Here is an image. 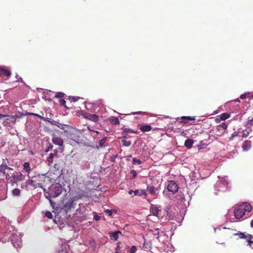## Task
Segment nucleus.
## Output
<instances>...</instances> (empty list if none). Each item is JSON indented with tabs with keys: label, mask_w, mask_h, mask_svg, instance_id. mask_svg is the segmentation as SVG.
Masks as SVG:
<instances>
[{
	"label": "nucleus",
	"mask_w": 253,
	"mask_h": 253,
	"mask_svg": "<svg viewBox=\"0 0 253 253\" xmlns=\"http://www.w3.org/2000/svg\"><path fill=\"white\" fill-rule=\"evenodd\" d=\"M252 210V207L247 203L236 205L234 211L235 217L239 220L247 218Z\"/></svg>",
	"instance_id": "1"
},
{
	"label": "nucleus",
	"mask_w": 253,
	"mask_h": 253,
	"mask_svg": "<svg viewBox=\"0 0 253 253\" xmlns=\"http://www.w3.org/2000/svg\"><path fill=\"white\" fill-rule=\"evenodd\" d=\"M233 230L230 228H223L222 229H219L216 233V238L219 244H223L222 240H225L234 236L235 233H233Z\"/></svg>",
	"instance_id": "2"
},
{
	"label": "nucleus",
	"mask_w": 253,
	"mask_h": 253,
	"mask_svg": "<svg viewBox=\"0 0 253 253\" xmlns=\"http://www.w3.org/2000/svg\"><path fill=\"white\" fill-rule=\"evenodd\" d=\"M79 199V196H76L71 198L67 203L65 204L63 207V210L68 212L70 211L74 210L76 207L77 203Z\"/></svg>",
	"instance_id": "3"
},
{
	"label": "nucleus",
	"mask_w": 253,
	"mask_h": 253,
	"mask_svg": "<svg viewBox=\"0 0 253 253\" xmlns=\"http://www.w3.org/2000/svg\"><path fill=\"white\" fill-rule=\"evenodd\" d=\"M228 125L225 123H222L221 124L217 126L213 130L214 131L215 135L217 136H221L225 132Z\"/></svg>",
	"instance_id": "4"
},
{
	"label": "nucleus",
	"mask_w": 253,
	"mask_h": 253,
	"mask_svg": "<svg viewBox=\"0 0 253 253\" xmlns=\"http://www.w3.org/2000/svg\"><path fill=\"white\" fill-rule=\"evenodd\" d=\"M11 178V183L12 184H17L18 181L24 180L25 179V175L20 172L15 171L12 174Z\"/></svg>",
	"instance_id": "5"
},
{
	"label": "nucleus",
	"mask_w": 253,
	"mask_h": 253,
	"mask_svg": "<svg viewBox=\"0 0 253 253\" xmlns=\"http://www.w3.org/2000/svg\"><path fill=\"white\" fill-rule=\"evenodd\" d=\"M62 190V187L60 185L51 187L50 189L49 197L55 198L58 196L61 193Z\"/></svg>",
	"instance_id": "6"
},
{
	"label": "nucleus",
	"mask_w": 253,
	"mask_h": 253,
	"mask_svg": "<svg viewBox=\"0 0 253 253\" xmlns=\"http://www.w3.org/2000/svg\"><path fill=\"white\" fill-rule=\"evenodd\" d=\"M11 75V72L9 67L0 66V77L9 78Z\"/></svg>",
	"instance_id": "7"
},
{
	"label": "nucleus",
	"mask_w": 253,
	"mask_h": 253,
	"mask_svg": "<svg viewBox=\"0 0 253 253\" xmlns=\"http://www.w3.org/2000/svg\"><path fill=\"white\" fill-rule=\"evenodd\" d=\"M69 138L77 144L79 143V131L75 129L74 132H66Z\"/></svg>",
	"instance_id": "8"
},
{
	"label": "nucleus",
	"mask_w": 253,
	"mask_h": 253,
	"mask_svg": "<svg viewBox=\"0 0 253 253\" xmlns=\"http://www.w3.org/2000/svg\"><path fill=\"white\" fill-rule=\"evenodd\" d=\"M167 189L169 191L172 192L173 194H175L178 190V186L174 181L170 180L169 181Z\"/></svg>",
	"instance_id": "9"
},
{
	"label": "nucleus",
	"mask_w": 253,
	"mask_h": 253,
	"mask_svg": "<svg viewBox=\"0 0 253 253\" xmlns=\"http://www.w3.org/2000/svg\"><path fill=\"white\" fill-rule=\"evenodd\" d=\"M56 126H57L60 129L64 130L65 133L74 132L75 130V128L69 126L61 124L59 122H58V124H57V125H56Z\"/></svg>",
	"instance_id": "10"
},
{
	"label": "nucleus",
	"mask_w": 253,
	"mask_h": 253,
	"mask_svg": "<svg viewBox=\"0 0 253 253\" xmlns=\"http://www.w3.org/2000/svg\"><path fill=\"white\" fill-rule=\"evenodd\" d=\"M56 126H57L60 129L64 130L65 133L74 132L75 130V128L69 126L61 124L59 122H58V124H57V125H56Z\"/></svg>",
	"instance_id": "11"
},
{
	"label": "nucleus",
	"mask_w": 253,
	"mask_h": 253,
	"mask_svg": "<svg viewBox=\"0 0 253 253\" xmlns=\"http://www.w3.org/2000/svg\"><path fill=\"white\" fill-rule=\"evenodd\" d=\"M81 114L84 118L96 122L98 120V116L95 114H91L83 113L82 111H80Z\"/></svg>",
	"instance_id": "12"
},
{
	"label": "nucleus",
	"mask_w": 253,
	"mask_h": 253,
	"mask_svg": "<svg viewBox=\"0 0 253 253\" xmlns=\"http://www.w3.org/2000/svg\"><path fill=\"white\" fill-rule=\"evenodd\" d=\"M160 189V186H158L157 187H155L153 185H149L147 186V190L148 192L152 195H156L157 194V191Z\"/></svg>",
	"instance_id": "13"
},
{
	"label": "nucleus",
	"mask_w": 253,
	"mask_h": 253,
	"mask_svg": "<svg viewBox=\"0 0 253 253\" xmlns=\"http://www.w3.org/2000/svg\"><path fill=\"white\" fill-rule=\"evenodd\" d=\"M150 211L154 215L158 217L161 212V210L159 209L158 206L156 205H151L150 208Z\"/></svg>",
	"instance_id": "14"
},
{
	"label": "nucleus",
	"mask_w": 253,
	"mask_h": 253,
	"mask_svg": "<svg viewBox=\"0 0 253 253\" xmlns=\"http://www.w3.org/2000/svg\"><path fill=\"white\" fill-rule=\"evenodd\" d=\"M52 142L54 144L58 146H62L63 144V140L61 138L56 136L55 134H53Z\"/></svg>",
	"instance_id": "15"
},
{
	"label": "nucleus",
	"mask_w": 253,
	"mask_h": 253,
	"mask_svg": "<svg viewBox=\"0 0 253 253\" xmlns=\"http://www.w3.org/2000/svg\"><path fill=\"white\" fill-rule=\"evenodd\" d=\"M234 236H238L239 238L240 239H247L249 238V240H251L252 238H253V236L251 234H248L247 235H246L245 232H239L238 233H235L234 234Z\"/></svg>",
	"instance_id": "16"
},
{
	"label": "nucleus",
	"mask_w": 253,
	"mask_h": 253,
	"mask_svg": "<svg viewBox=\"0 0 253 253\" xmlns=\"http://www.w3.org/2000/svg\"><path fill=\"white\" fill-rule=\"evenodd\" d=\"M219 118H216L215 119V122L216 123H218L220 121H224L230 117V114L229 113H223L220 115L219 116Z\"/></svg>",
	"instance_id": "17"
},
{
	"label": "nucleus",
	"mask_w": 253,
	"mask_h": 253,
	"mask_svg": "<svg viewBox=\"0 0 253 253\" xmlns=\"http://www.w3.org/2000/svg\"><path fill=\"white\" fill-rule=\"evenodd\" d=\"M26 183L33 187L36 188L38 187H42V184L39 183H36L32 179H29L26 181Z\"/></svg>",
	"instance_id": "18"
},
{
	"label": "nucleus",
	"mask_w": 253,
	"mask_h": 253,
	"mask_svg": "<svg viewBox=\"0 0 253 253\" xmlns=\"http://www.w3.org/2000/svg\"><path fill=\"white\" fill-rule=\"evenodd\" d=\"M182 121H180L179 123L183 124H186L189 121H194L195 120V117L191 116H183L181 117Z\"/></svg>",
	"instance_id": "19"
},
{
	"label": "nucleus",
	"mask_w": 253,
	"mask_h": 253,
	"mask_svg": "<svg viewBox=\"0 0 253 253\" xmlns=\"http://www.w3.org/2000/svg\"><path fill=\"white\" fill-rule=\"evenodd\" d=\"M252 146V142L249 140H246L242 145V148L243 150L248 151L249 150Z\"/></svg>",
	"instance_id": "20"
},
{
	"label": "nucleus",
	"mask_w": 253,
	"mask_h": 253,
	"mask_svg": "<svg viewBox=\"0 0 253 253\" xmlns=\"http://www.w3.org/2000/svg\"><path fill=\"white\" fill-rule=\"evenodd\" d=\"M121 234L120 231H116L113 232L109 233V236L111 238L117 241L119 238V234Z\"/></svg>",
	"instance_id": "21"
},
{
	"label": "nucleus",
	"mask_w": 253,
	"mask_h": 253,
	"mask_svg": "<svg viewBox=\"0 0 253 253\" xmlns=\"http://www.w3.org/2000/svg\"><path fill=\"white\" fill-rule=\"evenodd\" d=\"M139 129L142 132H147L150 131L152 127L149 125L146 124L140 126Z\"/></svg>",
	"instance_id": "22"
},
{
	"label": "nucleus",
	"mask_w": 253,
	"mask_h": 253,
	"mask_svg": "<svg viewBox=\"0 0 253 253\" xmlns=\"http://www.w3.org/2000/svg\"><path fill=\"white\" fill-rule=\"evenodd\" d=\"M6 116H9V115H3L1 119V122L3 126H9L10 122H11V119H7Z\"/></svg>",
	"instance_id": "23"
},
{
	"label": "nucleus",
	"mask_w": 253,
	"mask_h": 253,
	"mask_svg": "<svg viewBox=\"0 0 253 253\" xmlns=\"http://www.w3.org/2000/svg\"><path fill=\"white\" fill-rule=\"evenodd\" d=\"M110 123L113 125L119 124L120 121L119 119L116 117H111L108 119Z\"/></svg>",
	"instance_id": "24"
},
{
	"label": "nucleus",
	"mask_w": 253,
	"mask_h": 253,
	"mask_svg": "<svg viewBox=\"0 0 253 253\" xmlns=\"http://www.w3.org/2000/svg\"><path fill=\"white\" fill-rule=\"evenodd\" d=\"M193 143L194 142L192 139H187L185 141L184 145L188 149H190L192 147Z\"/></svg>",
	"instance_id": "25"
},
{
	"label": "nucleus",
	"mask_w": 253,
	"mask_h": 253,
	"mask_svg": "<svg viewBox=\"0 0 253 253\" xmlns=\"http://www.w3.org/2000/svg\"><path fill=\"white\" fill-rule=\"evenodd\" d=\"M23 169L28 173H29L32 170V169L30 166V164L28 162H25L23 165Z\"/></svg>",
	"instance_id": "26"
},
{
	"label": "nucleus",
	"mask_w": 253,
	"mask_h": 253,
	"mask_svg": "<svg viewBox=\"0 0 253 253\" xmlns=\"http://www.w3.org/2000/svg\"><path fill=\"white\" fill-rule=\"evenodd\" d=\"M128 132L136 133L137 131H134L133 130L129 129V128H126L122 132V136H123V137L124 138H126L127 135V133Z\"/></svg>",
	"instance_id": "27"
},
{
	"label": "nucleus",
	"mask_w": 253,
	"mask_h": 253,
	"mask_svg": "<svg viewBox=\"0 0 253 253\" xmlns=\"http://www.w3.org/2000/svg\"><path fill=\"white\" fill-rule=\"evenodd\" d=\"M134 194L138 196H142L143 195L146 196L147 195L146 191L143 190H136L134 191Z\"/></svg>",
	"instance_id": "28"
},
{
	"label": "nucleus",
	"mask_w": 253,
	"mask_h": 253,
	"mask_svg": "<svg viewBox=\"0 0 253 253\" xmlns=\"http://www.w3.org/2000/svg\"><path fill=\"white\" fill-rule=\"evenodd\" d=\"M57 156V151H56L54 153H50L49 157L47 158V161L50 163H52L53 162V158L54 156Z\"/></svg>",
	"instance_id": "29"
},
{
	"label": "nucleus",
	"mask_w": 253,
	"mask_h": 253,
	"mask_svg": "<svg viewBox=\"0 0 253 253\" xmlns=\"http://www.w3.org/2000/svg\"><path fill=\"white\" fill-rule=\"evenodd\" d=\"M7 119H11V123H14L16 119L20 117L19 116L15 115H12L9 116H6Z\"/></svg>",
	"instance_id": "30"
},
{
	"label": "nucleus",
	"mask_w": 253,
	"mask_h": 253,
	"mask_svg": "<svg viewBox=\"0 0 253 253\" xmlns=\"http://www.w3.org/2000/svg\"><path fill=\"white\" fill-rule=\"evenodd\" d=\"M12 194L13 196H18L20 194V190L18 188H15L12 190Z\"/></svg>",
	"instance_id": "31"
},
{
	"label": "nucleus",
	"mask_w": 253,
	"mask_h": 253,
	"mask_svg": "<svg viewBox=\"0 0 253 253\" xmlns=\"http://www.w3.org/2000/svg\"><path fill=\"white\" fill-rule=\"evenodd\" d=\"M142 163V161L140 159H137L135 158L132 159V164L133 165H140Z\"/></svg>",
	"instance_id": "32"
},
{
	"label": "nucleus",
	"mask_w": 253,
	"mask_h": 253,
	"mask_svg": "<svg viewBox=\"0 0 253 253\" xmlns=\"http://www.w3.org/2000/svg\"><path fill=\"white\" fill-rule=\"evenodd\" d=\"M239 136V132L237 131L234 132L229 137V139L230 140H232L234 139L235 137Z\"/></svg>",
	"instance_id": "33"
},
{
	"label": "nucleus",
	"mask_w": 253,
	"mask_h": 253,
	"mask_svg": "<svg viewBox=\"0 0 253 253\" xmlns=\"http://www.w3.org/2000/svg\"><path fill=\"white\" fill-rule=\"evenodd\" d=\"M249 135V132L247 130H244L242 131V137L243 138L247 137Z\"/></svg>",
	"instance_id": "34"
},
{
	"label": "nucleus",
	"mask_w": 253,
	"mask_h": 253,
	"mask_svg": "<svg viewBox=\"0 0 253 253\" xmlns=\"http://www.w3.org/2000/svg\"><path fill=\"white\" fill-rule=\"evenodd\" d=\"M64 95L65 94L63 93L58 92L56 93L55 97L57 98H62L63 97H64Z\"/></svg>",
	"instance_id": "35"
},
{
	"label": "nucleus",
	"mask_w": 253,
	"mask_h": 253,
	"mask_svg": "<svg viewBox=\"0 0 253 253\" xmlns=\"http://www.w3.org/2000/svg\"><path fill=\"white\" fill-rule=\"evenodd\" d=\"M122 142L123 143V145L125 146H129L131 144L130 141H127L125 139L122 140Z\"/></svg>",
	"instance_id": "36"
},
{
	"label": "nucleus",
	"mask_w": 253,
	"mask_h": 253,
	"mask_svg": "<svg viewBox=\"0 0 253 253\" xmlns=\"http://www.w3.org/2000/svg\"><path fill=\"white\" fill-rule=\"evenodd\" d=\"M45 216L49 219H52L53 218V215L52 213L49 211H47L45 212Z\"/></svg>",
	"instance_id": "37"
},
{
	"label": "nucleus",
	"mask_w": 253,
	"mask_h": 253,
	"mask_svg": "<svg viewBox=\"0 0 253 253\" xmlns=\"http://www.w3.org/2000/svg\"><path fill=\"white\" fill-rule=\"evenodd\" d=\"M247 126H253V118L251 119L249 118L248 122H247Z\"/></svg>",
	"instance_id": "38"
},
{
	"label": "nucleus",
	"mask_w": 253,
	"mask_h": 253,
	"mask_svg": "<svg viewBox=\"0 0 253 253\" xmlns=\"http://www.w3.org/2000/svg\"><path fill=\"white\" fill-rule=\"evenodd\" d=\"M48 122L52 125H54V126H56L57 125V124H58V122L54 120H52V119H49L48 120Z\"/></svg>",
	"instance_id": "39"
},
{
	"label": "nucleus",
	"mask_w": 253,
	"mask_h": 253,
	"mask_svg": "<svg viewBox=\"0 0 253 253\" xmlns=\"http://www.w3.org/2000/svg\"><path fill=\"white\" fill-rule=\"evenodd\" d=\"M106 138H103V139H102L101 140H100L99 141V145L101 147L103 146L105 142H106Z\"/></svg>",
	"instance_id": "40"
},
{
	"label": "nucleus",
	"mask_w": 253,
	"mask_h": 253,
	"mask_svg": "<svg viewBox=\"0 0 253 253\" xmlns=\"http://www.w3.org/2000/svg\"><path fill=\"white\" fill-rule=\"evenodd\" d=\"M59 103L61 106H64L65 107H66L65 106L66 104V101L64 99H61L59 100Z\"/></svg>",
	"instance_id": "41"
},
{
	"label": "nucleus",
	"mask_w": 253,
	"mask_h": 253,
	"mask_svg": "<svg viewBox=\"0 0 253 253\" xmlns=\"http://www.w3.org/2000/svg\"><path fill=\"white\" fill-rule=\"evenodd\" d=\"M69 99L71 100V101L76 102L78 100V97H71L69 96Z\"/></svg>",
	"instance_id": "42"
},
{
	"label": "nucleus",
	"mask_w": 253,
	"mask_h": 253,
	"mask_svg": "<svg viewBox=\"0 0 253 253\" xmlns=\"http://www.w3.org/2000/svg\"><path fill=\"white\" fill-rule=\"evenodd\" d=\"M136 250V248L135 247V246H132L131 249H130V253H134L135 252Z\"/></svg>",
	"instance_id": "43"
},
{
	"label": "nucleus",
	"mask_w": 253,
	"mask_h": 253,
	"mask_svg": "<svg viewBox=\"0 0 253 253\" xmlns=\"http://www.w3.org/2000/svg\"><path fill=\"white\" fill-rule=\"evenodd\" d=\"M93 219L95 220V221H98L100 220V217L99 215H97V214H95L94 215V217H93Z\"/></svg>",
	"instance_id": "44"
},
{
	"label": "nucleus",
	"mask_w": 253,
	"mask_h": 253,
	"mask_svg": "<svg viewBox=\"0 0 253 253\" xmlns=\"http://www.w3.org/2000/svg\"><path fill=\"white\" fill-rule=\"evenodd\" d=\"M105 212L108 214L109 216L112 215L113 211L112 210H107L105 211Z\"/></svg>",
	"instance_id": "45"
},
{
	"label": "nucleus",
	"mask_w": 253,
	"mask_h": 253,
	"mask_svg": "<svg viewBox=\"0 0 253 253\" xmlns=\"http://www.w3.org/2000/svg\"><path fill=\"white\" fill-rule=\"evenodd\" d=\"M130 173L132 174L133 177H135L137 175L136 172L135 170H131L130 171Z\"/></svg>",
	"instance_id": "46"
},
{
	"label": "nucleus",
	"mask_w": 253,
	"mask_h": 253,
	"mask_svg": "<svg viewBox=\"0 0 253 253\" xmlns=\"http://www.w3.org/2000/svg\"><path fill=\"white\" fill-rule=\"evenodd\" d=\"M220 182L223 185H227L228 184V182L225 179H221Z\"/></svg>",
	"instance_id": "47"
},
{
	"label": "nucleus",
	"mask_w": 253,
	"mask_h": 253,
	"mask_svg": "<svg viewBox=\"0 0 253 253\" xmlns=\"http://www.w3.org/2000/svg\"><path fill=\"white\" fill-rule=\"evenodd\" d=\"M0 172L5 173V169H3L1 165H0Z\"/></svg>",
	"instance_id": "48"
},
{
	"label": "nucleus",
	"mask_w": 253,
	"mask_h": 253,
	"mask_svg": "<svg viewBox=\"0 0 253 253\" xmlns=\"http://www.w3.org/2000/svg\"><path fill=\"white\" fill-rule=\"evenodd\" d=\"M247 242L248 243V245L250 246H251L252 245H253V241L251 240H248Z\"/></svg>",
	"instance_id": "49"
},
{
	"label": "nucleus",
	"mask_w": 253,
	"mask_h": 253,
	"mask_svg": "<svg viewBox=\"0 0 253 253\" xmlns=\"http://www.w3.org/2000/svg\"><path fill=\"white\" fill-rule=\"evenodd\" d=\"M143 114V113L141 111H138V112H135L131 113V114L135 115V114Z\"/></svg>",
	"instance_id": "50"
},
{
	"label": "nucleus",
	"mask_w": 253,
	"mask_h": 253,
	"mask_svg": "<svg viewBox=\"0 0 253 253\" xmlns=\"http://www.w3.org/2000/svg\"><path fill=\"white\" fill-rule=\"evenodd\" d=\"M246 98V94H243L240 95V98L242 99H244Z\"/></svg>",
	"instance_id": "51"
},
{
	"label": "nucleus",
	"mask_w": 253,
	"mask_h": 253,
	"mask_svg": "<svg viewBox=\"0 0 253 253\" xmlns=\"http://www.w3.org/2000/svg\"><path fill=\"white\" fill-rule=\"evenodd\" d=\"M85 107L87 109H89V108H90L91 106H90V104H87V103H85Z\"/></svg>",
	"instance_id": "52"
},
{
	"label": "nucleus",
	"mask_w": 253,
	"mask_h": 253,
	"mask_svg": "<svg viewBox=\"0 0 253 253\" xmlns=\"http://www.w3.org/2000/svg\"><path fill=\"white\" fill-rule=\"evenodd\" d=\"M1 166H2V168L3 169L4 168H8V166H7V165L6 164V163H3L1 165Z\"/></svg>",
	"instance_id": "53"
},
{
	"label": "nucleus",
	"mask_w": 253,
	"mask_h": 253,
	"mask_svg": "<svg viewBox=\"0 0 253 253\" xmlns=\"http://www.w3.org/2000/svg\"><path fill=\"white\" fill-rule=\"evenodd\" d=\"M134 191H133L132 190H129L128 191V193H129V194L131 195L133 193H134Z\"/></svg>",
	"instance_id": "54"
},
{
	"label": "nucleus",
	"mask_w": 253,
	"mask_h": 253,
	"mask_svg": "<svg viewBox=\"0 0 253 253\" xmlns=\"http://www.w3.org/2000/svg\"><path fill=\"white\" fill-rule=\"evenodd\" d=\"M16 79H17V81H17V82H19V79H20L21 80V81L22 80V79L21 78H19V77H18V76H17L16 77Z\"/></svg>",
	"instance_id": "55"
},
{
	"label": "nucleus",
	"mask_w": 253,
	"mask_h": 253,
	"mask_svg": "<svg viewBox=\"0 0 253 253\" xmlns=\"http://www.w3.org/2000/svg\"><path fill=\"white\" fill-rule=\"evenodd\" d=\"M46 198L48 199L50 203H51V205H52V201H51V200L50 198H48L47 197H46Z\"/></svg>",
	"instance_id": "56"
},
{
	"label": "nucleus",
	"mask_w": 253,
	"mask_h": 253,
	"mask_svg": "<svg viewBox=\"0 0 253 253\" xmlns=\"http://www.w3.org/2000/svg\"><path fill=\"white\" fill-rule=\"evenodd\" d=\"M2 116H3V115L0 114V121H1Z\"/></svg>",
	"instance_id": "57"
},
{
	"label": "nucleus",
	"mask_w": 253,
	"mask_h": 253,
	"mask_svg": "<svg viewBox=\"0 0 253 253\" xmlns=\"http://www.w3.org/2000/svg\"><path fill=\"white\" fill-rule=\"evenodd\" d=\"M251 226L252 227H253V220L251 222Z\"/></svg>",
	"instance_id": "58"
},
{
	"label": "nucleus",
	"mask_w": 253,
	"mask_h": 253,
	"mask_svg": "<svg viewBox=\"0 0 253 253\" xmlns=\"http://www.w3.org/2000/svg\"><path fill=\"white\" fill-rule=\"evenodd\" d=\"M235 102H240V100L238 98L235 100Z\"/></svg>",
	"instance_id": "59"
},
{
	"label": "nucleus",
	"mask_w": 253,
	"mask_h": 253,
	"mask_svg": "<svg viewBox=\"0 0 253 253\" xmlns=\"http://www.w3.org/2000/svg\"><path fill=\"white\" fill-rule=\"evenodd\" d=\"M7 169H11V168L8 167V168H6Z\"/></svg>",
	"instance_id": "60"
},
{
	"label": "nucleus",
	"mask_w": 253,
	"mask_h": 253,
	"mask_svg": "<svg viewBox=\"0 0 253 253\" xmlns=\"http://www.w3.org/2000/svg\"><path fill=\"white\" fill-rule=\"evenodd\" d=\"M52 148V146H50V147H48V150H49V148L51 149Z\"/></svg>",
	"instance_id": "61"
},
{
	"label": "nucleus",
	"mask_w": 253,
	"mask_h": 253,
	"mask_svg": "<svg viewBox=\"0 0 253 253\" xmlns=\"http://www.w3.org/2000/svg\"><path fill=\"white\" fill-rule=\"evenodd\" d=\"M52 148V146H50V147H48V150H49V148L51 149Z\"/></svg>",
	"instance_id": "62"
},
{
	"label": "nucleus",
	"mask_w": 253,
	"mask_h": 253,
	"mask_svg": "<svg viewBox=\"0 0 253 253\" xmlns=\"http://www.w3.org/2000/svg\"><path fill=\"white\" fill-rule=\"evenodd\" d=\"M21 188H24V186H23V185H21Z\"/></svg>",
	"instance_id": "63"
},
{
	"label": "nucleus",
	"mask_w": 253,
	"mask_h": 253,
	"mask_svg": "<svg viewBox=\"0 0 253 253\" xmlns=\"http://www.w3.org/2000/svg\"><path fill=\"white\" fill-rule=\"evenodd\" d=\"M115 253H119V252H116Z\"/></svg>",
	"instance_id": "64"
}]
</instances>
